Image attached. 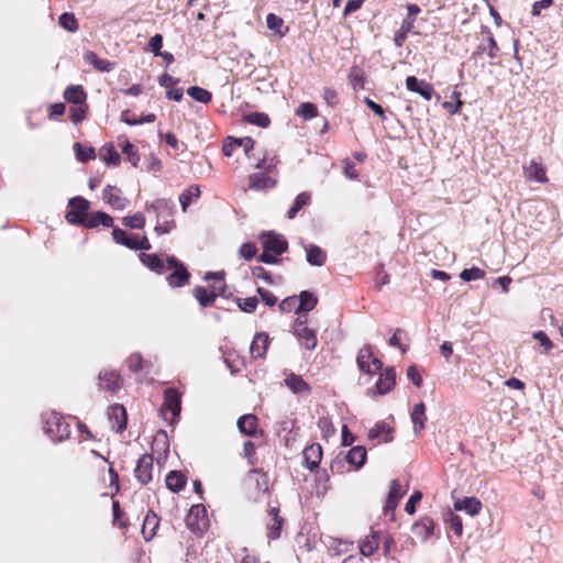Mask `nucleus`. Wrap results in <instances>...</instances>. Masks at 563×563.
<instances>
[{
  "instance_id": "0eeeda50",
  "label": "nucleus",
  "mask_w": 563,
  "mask_h": 563,
  "mask_svg": "<svg viewBox=\"0 0 563 563\" xmlns=\"http://www.w3.org/2000/svg\"><path fill=\"white\" fill-rule=\"evenodd\" d=\"M262 244L265 251L275 253V255H282L288 247L287 241L283 235L276 233H265L261 238Z\"/></svg>"
},
{
  "instance_id": "13d9d810",
  "label": "nucleus",
  "mask_w": 563,
  "mask_h": 563,
  "mask_svg": "<svg viewBox=\"0 0 563 563\" xmlns=\"http://www.w3.org/2000/svg\"><path fill=\"white\" fill-rule=\"evenodd\" d=\"M422 498V493L419 490H416L407 501L405 506V510L409 515H413L416 511V504L419 503Z\"/></svg>"
},
{
  "instance_id": "c9c22d12",
  "label": "nucleus",
  "mask_w": 563,
  "mask_h": 563,
  "mask_svg": "<svg viewBox=\"0 0 563 563\" xmlns=\"http://www.w3.org/2000/svg\"><path fill=\"white\" fill-rule=\"evenodd\" d=\"M379 547V538L376 532H373L365 540L362 541L360 545L361 555L369 556L372 555Z\"/></svg>"
},
{
  "instance_id": "dca6fc26",
  "label": "nucleus",
  "mask_w": 563,
  "mask_h": 563,
  "mask_svg": "<svg viewBox=\"0 0 563 563\" xmlns=\"http://www.w3.org/2000/svg\"><path fill=\"white\" fill-rule=\"evenodd\" d=\"M269 344V338L267 333L261 332L254 335V339L250 346V352L253 358H262L265 356Z\"/></svg>"
},
{
  "instance_id": "4c0bfd02",
  "label": "nucleus",
  "mask_w": 563,
  "mask_h": 563,
  "mask_svg": "<svg viewBox=\"0 0 563 563\" xmlns=\"http://www.w3.org/2000/svg\"><path fill=\"white\" fill-rule=\"evenodd\" d=\"M112 236L115 243L126 246L128 249L132 250L133 244H135L136 235L129 234L124 230L114 227L112 230Z\"/></svg>"
},
{
  "instance_id": "7ed1b4c3",
  "label": "nucleus",
  "mask_w": 563,
  "mask_h": 563,
  "mask_svg": "<svg viewBox=\"0 0 563 563\" xmlns=\"http://www.w3.org/2000/svg\"><path fill=\"white\" fill-rule=\"evenodd\" d=\"M168 271H173L167 276V282L172 287H181L189 282L190 274L187 268L174 256L168 257Z\"/></svg>"
},
{
  "instance_id": "e2e57ef3",
  "label": "nucleus",
  "mask_w": 563,
  "mask_h": 563,
  "mask_svg": "<svg viewBox=\"0 0 563 563\" xmlns=\"http://www.w3.org/2000/svg\"><path fill=\"white\" fill-rule=\"evenodd\" d=\"M234 144L238 148H243V152L249 156V152L254 148L255 142L251 137L234 139Z\"/></svg>"
},
{
  "instance_id": "2f4dec72",
  "label": "nucleus",
  "mask_w": 563,
  "mask_h": 563,
  "mask_svg": "<svg viewBox=\"0 0 563 563\" xmlns=\"http://www.w3.org/2000/svg\"><path fill=\"white\" fill-rule=\"evenodd\" d=\"M166 486L174 493H179L186 485V477L181 472L172 471L166 476Z\"/></svg>"
},
{
  "instance_id": "4468645a",
  "label": "nucleus",
  "mask_w": 563,
  "mask_h": 563,
  "mask_svg": "<svg viewBox=\"0 0 563 563\" xmlns=\"http://www.w3.org/2000/svg\"><path fill=\"white\" fill-rule=\"evenodd\" d=\"M525 176L528 179L536 180L538 183H547L548 177L545 174V167L540 159L533 158L530 163L523 167Z\"/></svg>"
},
{
  "instance_id": "473e14b6",
  "label": "nucleus",
  "mask_w": 563,
  "mask_h": 563,
  "mask_svg": "<svg viewBox=\"0 0 563 563\" xmlns=\"http://www.w3.org/2000/svg\"><path fill=\"white\" fill-rule=\"evenodd\" d=\"M285 384L295 394L309 393L310 386L303 380V378L296 374H290L285 378Z\"/></svg>"
},
{
  "instance_id": "2eb2a0df",
  "label": "nucleus",
  "mask_w": 563,
  "mask_h": 563,
  "mask_svg": "<svg viewBox=\"0 0 563 563\" xmlns=\"http://www.w3.org/2000/svg\"><path fill=\"white\" fill-rule=\"evenodd\" d=\"M366 457V449L362 445L354 446L343 454V460L355 470H358L364 465Z\"/></svg>"
},
{
  "instance_id": "052dcab7",
  "label": "nucleus",
  "mask_w": 563,
  "mask_h": 563,
  "mask_svg": "<svg viewBox=\"0 0 563 563\" xmlns=\"http://www.w3.org/2000/svg\"><path fill=\"white\" fill-rule=\"evenodd\" d=\"M266 24L269 30L280 32L279 29L283 26L284 21L282 18L277 16L276 14L269 13L266 16Z\"/></svg>"
},
{
  "instance_id": "39448f33",
  "label": "nucleus",
  "mask_w": 563,
  "mask_h": 563,
  "mask_svg": "<svg viewBox=\"0 0 563 563\" xmlns=\"http://www.w3.org/2000/svg\"><path fill=\"white\" fill-rule=\"evenodd\" d=\"M356 363L362 372L375 374L382 369L383 363L377 357H373L371 345H365L358 352Z\"/></svg>"
},
{
  "instance_id": "393cba45",
  "label": "nucleus",
  "mask_w": 563,
  "mask_h": 563,
  "mask_svg": "<svg viewBox=\"0 0 563 563\" xmlns=\"http://www.w3.org/2000/svg\"><path fill=\"white\" fill-rule=\"evenodd\" d=\"M268 515L273 519V523L268 526V539L276 540L280 537L284 519L279 516V509L277 507H272L268 511Z\"/></svg>"
},
{
  "instance_id": "7c9ffc66",
  "label": "nucleus",
  "mask_w": 563,
  "mask_h": 563,
  "mask_svg": "<svg viewBox=\"0 0 563 563\" xmlns=\"http://www.w3.org/2000/svg\"><path fill=\"white\" fill-rule=\"evenodd\" d=\"M318 303V298L310 291L303 290L299 294V305L296 313L311 311Z\"/></svg>"
},
{
  "instance_id": "a211bd4d",
  "label": "nucleus",
  "mask_w": 563,
  "mask_h": 563,
  "mask_svg": "<svg viewBox=\"0 0 563 563\" xmlns=\"http://www.w3.org/2000/svg\"><path fill=\"white\" fill-rule=\"evenodd\" d=\"M140 258L146 267H148L152 272H155L159 275L168 271V260L165 263L156 254L142 253L140 255Z\"/></svg>"
},
{
  "instance_id": "6e6552de",
  "label": "nucleus",
  "mask_w": 563,
  "mask_h": 563,
  "mask_svg": "<svg viewBox=\"0 0 563 563\" xmlns=\"http://www.w3.org/2000/svg\"><path fill=\"white\" fill-rule=\"evenodd\" d=\"M102 199L115 210H123L129 205V199L122 196L121 190L111 185L104 188Z\"/></svg>"
},
{
  "instance_id": "09e8293b",
  "label": "nucleus",
  "mask_w": 563,
  "mask_h": 563,
  "mask_svg": "<svg viewBox=\"0 0 563 563\" xmlns=\"http://www.w3.org/2000/svg\"><path fill=\"white\" fill-rule=\"evenodd\" d=\"M484 276L485 272L477 267L465 268L460 274V277L465 282L482 279Z\"/></svg>"
},
{
  "instance_id": "aec40b11",
  "label": "nucleus",
  "mask_w": 563,
  "mask_h": 563,
  "mask_svg": "<svg viewBox=\"0 0 563 563\" xmlns=\"http://www.w3.org/2000/svg\"><path fill=\"white\" fill-rule=\"evenodd\" d=\"M396 374L393 367L386 368L380 373L376 383V388L380 395H385L395 386Z\"/></svg>"
},
{
  "instance_id": "9b49d317",
  "label": "nucleus",
  "mask_w": 563,
  "mask_h": 563,
  "mask_svg": "<svg viewBox=\"0 0 563 563\" xmlns=\"http://www.w3.org/2000/svg\"><path fill=\"white\" fill-rule=\"evenodd\" d=\"M406 87L409 91L419 93L426 100H430L434 92L433 87L430 84L419 80L415 76L407 77Z\"/></svg>"
},
{
  "instance_id": "774afa93",
  "label": "nucleus",
  "mask_w": 563,
  "mask_h": 563,
  "mask_svg": "<svg viewBox=\"0 0 563 563\" xmlns=\"http://www.w3.org/2000/svg\"><path fill=\"white\" fill-rule=\"evenodd\" d=\"M552 4H553V0H540V1H536V2L533 3V5H532L531 13H532V15L538 16V15H540L541 10H543V9H548V8H550Z\"/></svg>"
},
{
  "instance_id": "603ef678",
  "label": "nucleus",
  "mask_w": 563,
  "mask_h": 563,
  "mask_svg": "<svg viewBox=\"0 0 563 563\" xmlns=\"http://www.w3.org/2000/svg\"><path fill=\"white\" fill-rule=\"evenodd\" d=\"M318 428L321 430L323 438H329L335 433V429L331 420L327 417L319 418Z\"/></svg>"
},
{
  "instance_id": "bb28decb",
  "label": "nucleus",
  "mask_w": 563,
  "mask_h": 563,
  "mask_svg": "<svg viewBox=\"0 0 563 563\" xmlns=\"http://www.w3.org/2000/svg\"><path fill=\"white\" fill-rule=\"evenodd\" d=\"M99 224L111 228L113 227V219L103 211H97L92 214H89L88 219L85 222V228L92 229L98 227Z\"/></svg>"
},
{
  "instance_id": "c85d7f7f",
  "label": "nucleus",
  "mask_w": 563,
  "mask_h": 563,
  "mask_svg": "<svg viewBox=\"0 0 563 563\" xmlns=\"http://www.w3.org/2000/svg\"><path fill=\"white\" fill-rule=\"evenodd\" d=\"M250 188L254 190H262L275 186V181L265 173H254L250 176Z\"/></svg>"
},
{
  "instance_id": "f257e3e1",
  "label": "nucleus",
  "mask_w": 563,
  "mask_h": 563,
  "mask_svg": "<svg viewBox=\"0 0 563 563\" xmlns=\"http://www.w3.org/2000/svg\"><path fill=\"white\" fill-rule=\"evenodd\" d=\"M68 206L70 209L66 213V220L71 224L85 227V222L89 217V201L77 196L69 200Z\"/></svg>"
},
{
  "instance_id": "423d86ee",
  "label": "nucleus",
  "mask_w": 563,
  "mask_h": 563,
  "mask_svg": "<svg viewBox=\"0 0 563 563\" xmlns=\"http://www.w3.org/2000/svg\"><path fill=\"white\" fill-rule=\"evenodd\" d=\"M135 478L142 485L148 484L153 478V456L151 454H143L136 463L134 470Z\"/></svg>"
},
{
  "instance_id": "a19ab883",
  "label": "nucleus",
  "mask_w": 563,
  "mask_h": 563,
  "mask_svg": "<svg viewBox=\"0 0 563 563\" xmlns=\"http://www.w3.org/2000/svg\"><path fill=\"white\" fill-rule=\"evenodd\" d=\"M310 201V195L307 194V192H301L299 194L295 201H294V205L291 206V208L288 210L287 212V217L289 219H294L296 217V214L299 212V210L307 206Z\"/></svg>"
},
{
  "instance_id": "9d476101",
  "label": "nucleus",
  "mask_w": 563,
  "mask_h": 563,
  "mask_svg": "<svg viewBox=\"0 0 563 563\" xmlns=\"http://www.w3.org/2000/svg\"><path fill=\"white\" fill-rule=\"evenodd\" d=\"M223 292H224V285H222L218 288L213 287V290H211V291H209L208 289H206L201 286H197L194 289V295H195L196 299L198 300L199 305L203 308L212 306L217 296L219 294L222 295Z\"/></svg>"
},
{
  "instance_id": "f8f14e48",
  "label": "nucleus",
  "mask_w": 563,
  "mask_h": 563,
  "mask_svg": "<svg viewBox=\"0 0 563 563\" xmlns=\"http://www.w3.org/2000/svg\"><path fill=\"white\" fill-rule=\"evenodd\" d=\"M175 205L168 199H156L155 201L147 203L145 209L147 211L153 210L156 212L157 221L161 219L169 218L173 216Z\"/></svg>"
},
{
  "instance_id": "72a5a7b5",
  "label": "nucleus",
  "mask_w": 563,
  "mask_h": 563,
  "mask_svg": "<svg viewBox=\"0 0 563 563\" xmlns=\"http://www.w3.org/2000/svg\"><path fill=\"white\" fill-rule=\"evenodd\" d=\"M433 520L430 518H422L412 527L416 536L421 537L423 540L428 539L433 533Z\"/></svg>"
},
{
  "instance_id": "0e129e2a",
  "label": "nucleus",
  "mask_w": 563,
  "mask_h": 563,
  "mask_svg": "<svg viewBox=\"0 0 563 563\" xmlns=\"http://www.w3.org/2000/svg\"><path fill=\"white\" fill-rule=\"evenodd\" d=\"M256 291L262 298V300L265 302V305H267L268 307H273L277 303V298L271 291L262 287H258Z\"/></svg>"
},
{
  "instance_id": "79ce46f5",
  "label": "nucleus",
  "mask_w": 563,
  "mask_h": 563,
  "mask_svg": "<svg viewBox=\"0 0 563 563\" xmlns=\"http://www.w3.org/2000/svg\"><path fill=\"white\" fill-rule=\"evenodd\" d=\"M187 93L198 102L208 103L211 101L212 95L208 90L201 87H190L187 90Z\"/></svg>"
},
{
  "instance_id": "4d7b16f0",
  "label": "nucleus",
  "mask_w": 563,
  "mask_h": 563,
  "mask_svg": "<svg viewBox=\"0 0 563 563\" xmlns=\"http://www.w3.org/2000/svg\"><path fill=\"white\" fill-rule=\"evenodd\" d=\"M174 228H175V221L164 218L163 222L157 221V223L155 225V232L157 234H166V233H169L172 231V229H174Z\"/></svg>"
},
{
  "instance_id": "cd10ccee",
  "label": "nucleus",
  "mask_w": 563,
  "mask_h": 563,
  "mask_svg": "<svg viewBox=\"0 0 563 563\" xmlns=\"http://www.w3.org/2000/svg\"><path fill=\"white\" fill-rule=\"evenodd\" d=\"M402 495H404V493H401V485H400L399 481L394 479L390 484V489H389V493L387 496L385 510L394 511Z\"/></svg>"
},
{
  "instance_id": "a18cd8bd",
  "label": "nucleus",
  "mask_w": 563,
  "mask_h": 563,
  "mask_svg": "<svg viewBox=\"0 0 563 563\" xmlns=\"http://www.w3.org/2000/svg\"><path fill=\"white\" fill-rule=\"evenodd\" d=\"M101 155L106 163L110 165H119L121 161L120 154L115 151L113 145H106L102 148Z\"/></svg>"
},
{
  "instance_id": "f3484780",
  "label": "nucleus",
  "mask_w": 563,
  "mask_h": 563,
  "mask_svg": "<svg viewBox=\"0 0 563 563\" xmlns=\"http://www.w3.org/2000/svg\"><path fill=\"white\" fill-rule=\"evenodd\" d=\"M180 394L174 388H167L164 397V409L169 410L173 417H177L181 409Z\"/></svg>"
},
{
  "instance_id": "20e7f679",
  "label": "nucleus",
  "mask_w": 563,
  "mask_h": 563,
  "mask_svg": "<svg viewBox=\"0 0 563 563\" xmlns=\"http://www.w3.org/2000/svg\"><path fill=\"white\" fill-rule=\"evenodd\" d=\"M294 334L297 340L309 351L316 349L318 340L316 331L306 325V320L297 318L294 324Z\"/></svg>"
},
{
  "instance_id": "338daca9",
  "label": "nucleus",
  "mask_w": 563,
  "mask_h": 563,
  "mask_svg": "<svg viewBox=\"0 0 563 563\" xmlns=\"http://www.w3.org/2000/svg\"><path fill=\"white\" fill-rule=\"evenodd\" d=\"M78 106L79 107H77V108H71L70 120L74 123H79L86 118V113H87L86 108L82 107V104H78Z\"/></svg>"
},
{
  "instance_id": "a878e982",
  "label": "nucleus",
  "mask_w": 563,
  "mask_h": 563,
  "mask_svg": "<svg viewBox=\"0 0 563 563\" xmlns=\"http://www.w3.org/2000/svg\"><path fill=\"white\" fill-rule=\"evenodd\" d=\"M64 98L67 102L74 104H84L87 98V95L80 85H71L68 86L64 91Z\"/></svg>"
},
{
  "instance_id": "49530a36",
  "label": "nucleus",
  "mask_w": 563,
  "mask_h": 563,
  "mask_svg": "<svg viewBox=\"0 0 563 563\" xmlns=\"http://www.w3.org/2000/svg\"><path fill=\"white\" fill-rule=\"evenodd\" d=\"M125 227L131 229H142L145 225V218L142 213L137 212L133 216H126L122 219Z\"/></svg>"
},
{
  "instance_id": "6ab92c4d",
  "label": "nucleus",
  "mask_w": 563,
  "mask_h": 563,
  "mask_svg": "<svg viewBox=\"0 0 563 563\" xmlns=\"http://www.w3.org/2000/svg\"><path fill=\"white\" fill-rule=\"evenodd\" d=\"M410 417L413 424L415 434L418 435L426 428L427 415L424 404L419 402L415 405L411 410Z\"/></svg>"
},
{
  "instance_id": "37998d69",
  "label": "nucleus",
  "mask_w": 563,
  "mask_h": 563,
  "mask_svg": "<svg viewBox=\"0 0 563 563\" xmlns=\"http://www.w3.org/2000/svg\"><path fill=\"white\" fill-rule=\"evenodd\" d=\"M59 25L69 31V32H76L78 30V23L73 13L65 12L59 16L58 20Z\"/></svg>"
},
{
  "instance_id": "b1692460",
  "label": "nucleus",
  "mask_w": 563,
  "mask_h": 563,
  "mask_svg": "<svg viewBox=\"0 0 563 563\" xmlns=\"http://www.w3.org/2000/svg\"><path fill=\"white\" fill-rule=\"evenodd\" d=\"M207 515V510L203 505H194L187 518V526L194 531L201 530V526L199 519H205Z\"/></svg>"
},
{
  "instance_id": "1a4fd4ad",
  "label": "nucleus",
  "mask_w": 563,
  "mask_h": 563,
  "mask_svg": "<svg viewBox=\"0 0 563 563\" xmlns=\"http://www.w3.org/2000/svg\"><path fill=\"white\" fill-rule=\"evenodd\" d=\"M109 420L111 427L117 432H122L128 422V416L125 408L122 405H113L108 410Z\"/></svg>"
},
{
  "instance_id": "8fccbe9b",
  "label": "nucleus",
  "mask_w": 563,
  "mask_h": 563,
  "mask_svg": "<svg viewBox=\"0 0 563 563\" xmlns=\"http://www.w3.org/2000/svg\"><path fill=\"white\" fill-rule=\"evenodd\" d=\"M532 338L540 343L544 353H549L554 347L553 342L550 340L547 333L541 330L533 332Z\"/></svg>"
},
{
  "instance_id": "5701e85b",
  "label": "nucleus",
  "mask_w": 563,
  "mask_h": 563,
  "mask_svg": "<svg viewBox=\"0 0 563 563\" xmlns=\"http://www.w3.org/2000/svg\"><path fill=\"white\" fill-rule=\"evenodd\" d=\"M84 59L88 64L93 66L97 70L102 71V73H109V71L113 70L114 66H115L114 63H112L108 59L99 58V56L95 52H91V51H88L85 53Z\"/></svg>"
},
{
  "instance_id": "c03bdc74",
  "label": "nucleus",
  "mask_w": 563,
  "mask_h": 563,
  "mask_svg": "<svg viewBox=\"0 0 563 563\" xmlns=\"http://www.w3.org/2000/svg\"><path fill=\"white\" fill-rule=\"evenodd\" d=\"M296 114L302 117L305 120H310L318 114L317 107L311 102H302L296 110Z\"/></svg>"
},
{
  "instance_id": "e433bc0d",
  "label": "nucleus",
  "mask_w": 563,
  "mask_h": 563,
  "mask_svg": "<svg viewBox=\"0 0 563 563\" xmlns=\"http://www.w3.org/2000/svg\"><path fill=\"white\" fill-rule=\"evenodd\" d=\"M481 508H482L481 501L474 497L465 498L462 501L455 503L456 510L463 509L471 516L477 515L479 512Z\"/></svg>"
},
{
  "instance_id": "412c9836",
  "label": "nucleus",
  "mask_w": 563,
  "mask_h": 563,
  "mask_svg": "<svg viewBox=\"0 0 563 563\" xmlns=\"http://www.w3.org/2000/svg\"><path fill=\"white\" fill-rule=\"evenodd\" d=\"M303 457L309 470L319 466L322 459V448L318 443H312L303 450Z\"/></svg>"
},
{
  "instance_id": "5fc2aeb1",
  "label": "nucleus",
  "mask_w": 563,
  "mask_h": 563,
  "mask_svg": "<svg viewBox=\"0 0 563 563\" xmlns=\"http://www.w3.org/2000/svg\"><path fill=\"white\" fill-rule=\"evenodd\" d=\"M143 357L139 353H133L126 360V365L131 372H139L142 369Z\"/></svg>"
},
{
  "instance_id": "f03ea898",
  "label": "nucleus",
  "mask_w": 563,
  "mask_h": 563,
  "mask_svg": "<svg viewBox=\"0 0 563 563\" xmlns=\"http://www.w3.org/2000/svg\"><path fill=\"white\" fill-rule=\"evenodd\" d=\"M45 432L53 441H63L70 434V427L63 417L53 413L45 422Z\"/></svg>"
},
{
  "instance_id": "bf43d9fd",
  "label": "nucleus",
  "mask_w": 563,
  "mask_h": 563,
  "mask_svg": "<svg viewBox=\"0 0 563 563\" xmlns=\"http://www.w3.org/2000/svg\"><path fill=\"white\" fill-rule=\"evenodd\" d=\"M163 46V36L161 34H155L151 37L148 42V49L156 56L161 54V49Z\"/></svg>"
},
{
  "instance_id": "c756f323",
  "label": "nucleus",
  "mask_w": 563,
  "mask_h": 563,
  "mask_svg": "<svg viewBox=\"0 0 563 563\" xmlns=\"http://www.w3.org/2000/svg\"><path fill=\"white\" fill-rule=\"evenodd\" d=\"M239 430L245 435H254L257 430V418L254 415H244L238 420Z\"/></svg>"
},
{
  "instance_id": "4be33fe9",
  "label": "nucleus",
  "mask_w": 563,
  "mask_h": 563,
  "mask_svg": "<svg viewBox=\"0 0 563 563\" xmlns=\"http://www.w3.org/2000/svg\"><path fill=\"white\" fill-rule=\"evenodd\" d=\"M159 527V519L157 515L148 510L142 526V534L145 541H150L156 533V530Z\"/></svg>"
},
{
  "instance_id": "58836bf2",
  "label": "nucleus",
  "mask_w": 563,
  "mask_h": 563,
  "mask_svg": "<svg viewBox=\"0 0 563 563\" xmlns=\"http://www.w3.org/2000/svg\"><path fill=\"white\" fill-rule=\"evenodd\" d=\"M415 22L411 19H405L399 31L394 36V43L397 47H401L407 38V34L413 29Z\"/></svg>"
},
{
  "instance_id": "ea45409f",
  "label": "nucleus",
  "mask_w": 563,
  "mask_h": 563,
  "mask_svg": "<svg viewBox=\"0 0 563 563\" xmlns=\"http://www.w3.org/2000/svg\"><path fill=\"white\" fill-rule=\"evenodd\" d=\"M200 196V188L197 185H191L188 189H186L180 196H179V202L181 205L183 211H186L189 205L191 203V200L194 198H198Z\"/></svg>"
},
{
  "instance_id": "6e6d98bb",
  "label": "nucleus",
  "mask_w": 563,
  "mask_h": 563,
  "mask_svg": "<svg viewBox=\"0 0 563 563\" xmlns=\"http://www.w3.org/2000/svg\"><path fill=\"white\" fill-rule=\"evenodd\" d=\"M390 432V428L385 422L376 423L369 431L368 438L371 440H375L379 438L382 434H387Z\"/></svg>"
},
{
  "instance_id": "ddd939ff",
  "label": "nucleus",
  "mask_w": 563,
  "mask_h": 563,
  "mask_svg": "<svg viewBox=\"0 0 563 563\" xmlns=\"http://www.w3.org/2000/svg\"><path fill=\"white\" fill-rule=\"evenodd\" d=\"M99 385L101 389L114 393L121 388L122 378L115 372L104 371L99 374Z\"/></svg>"
},
{
  "instance_id": "f704fd0d",
  "label": "nucleus",
  "mask_w": 563,
  "mask_h": 563,
  "mask_svg": "<svg viewBox=\"0 0 563 563\" xmlns=\"http://www.w3.org/2000/svg\"><path fill=\"white\" fill-rule=\"evenodd\" d=\"M307 262L313 266H322L325 262V253L317 245L310 244L306 247Z\"/></svg>"
},
{
  "instance_id": "864d4df0",
  "label": "nucleus",
  "mask_w": 563,
  "mask_h": 563,
  "mask_svg": "<svg viewBox=\"0 0 563 563\" xmlns=\"http://www.w3.org/2000/svg\"><path fill=\"white\" fill-rule=\"evenodd\" d=\"M258 300L256 297H247L238 299L239 308L244 312H253L257 307Z\"/></svg>"
},
{
  "instance_id": "3c124183",
  "label": "nucleus",
  "mask_w": 563,
  "mask_h": 563,
  "mask_svg": "<svg viewBox=\"0 0 563 563\" xmlns=\"http://www.w3.org/2000/svg\"><path fill=\"white\" fill-rule=\"evenodd\" d=\"M76 157L79 161L86 162L88 159L95 158V148L88 147L84 148L80 143H75L74 145Z\"/></svg>"
},
{
  "instance_id": "69168bd1",
  "label": "nucleus",
  "mask_w": 563,
  "mask_h": 563,
  "mask_svg": "<svg viewBox=\"0 0 563 563\" xmlns=\"http://www.w3.org/2000/svg\"><path fill=\"white\" fill-rule=\"evenodd\" d=\"M256 254V246L254 243H244L240 247V255L245 260H251Z\"/></svg>"
},
{
  "instance_id": "de8ad7c7",
  "label": "nucleus",
  "mask_w": 563,
  "mask_h": 563,
  "mask_svg": "<svg viewBox=\"0 0 563 563\" xmlns=\"http://www.w3.org/2000/svg\"><path fill=\"white\" fill-rule=\"evenodd\" d=\"M245 120L251 123V124H254V125H257V126H261V128H266L268 126L269 124V118L267 114L265 113H261V112H252V113H249L246 117H245Z\"/></svg>"
},
{
  "instance_id": "680f3d73",
  "label": "nucleus",
  "mask_w": 563,
  "mask_h": 563,
  "mask_svg": "<svg viewBox=\"0 0 563 563\" xmlns=\"http://www.w3.org/2000/svg\"><path fill=\"white\" fill-rule=\"evenodd\" d=\"M122 151L128 156V159L135 166L139 162V156L134 145L126 141L122 147Z\"/></svg>"
}]
</instances>
